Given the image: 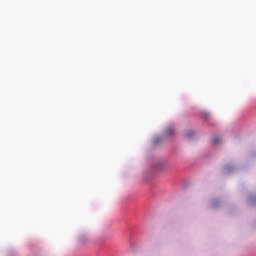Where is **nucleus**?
Here are the masks:
<instances>
[{"mask_svg": "<svg viewBox=\"0 0 256 256\" xmlns=\"http://www.w3.org/2000/svg\"><path fill=\"white\" fill-rule=\"evenodd\" d=\"M167 133H168V135H173V129H171V128L168 129V130H167Z\"/></svg>", "mask_w": 256, "mask_h": 256, "instance_id": "obj_2", "label": "nucleus"}, {"mask_svg": "<svg viewBox=\"0 0 256 256\" xmlns=\"http://www.w3.org/2000/svg\"><path fill=\"white\" fill-rule=\"evenodd\" d=\"M219 141H221V138H219V137H214L213 140H212V143H213L214 145H217V143H219Z\"/></svg>", "mask_w": 256, "mask_h": 256, "instance_id": "obj_1", "label": "nucleus"}, {"mask_svg": "<svg viewBox=\"0 0 256 256\" xmlns=\"http://www.w3.org/2000/svg\"><path fill=\"white\" fill-rule=\"evenodd\" d=\"M192 135H193V132L190 131V132H188V133L186 134V137L189 138V137H191Z\"/></svg>", "mask_w": 256, "mask_h": 256, "instance_id": "obj_3", "label": "nucleus"}]
</instances>
